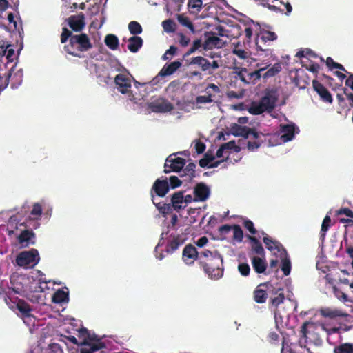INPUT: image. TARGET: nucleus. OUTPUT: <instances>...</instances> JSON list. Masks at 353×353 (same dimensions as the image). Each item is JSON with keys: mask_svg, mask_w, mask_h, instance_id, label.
Wrapping results in <instances>:
<instances>
[{"mask_svg": "<svg viewBox=\"0 0 353 353\" xmlns=\"http://www.w3.org/2000/svg\"><path fill=\"white\" fill-rule=\"evenodd\" d=\"M285 299L283 290L282 289L277 290L270 298L269 307L274 308L276 311L278 307L283 303Z\"/></svg>", "mask_w": 353, "mask_h": 353, "instance_id": "nucleus-21", "label": "nucleus"}, {"mask_svg": "<svg viewBox=\"0 0 353 353\" xmlns=\"http://www.w3.org/2000/svg\"><path fill=\"white\" fill-rule=\"evenodd\" d=\"M73 34L71 30H69L68 28H63L62 32L61 34V43H65L68 39H71V37H73Z\"/></svg>", "mask_w": 353, "mask_h": 353, "instance_id": "nucleus-50", "label": "nucleus"}, {"mask_svg": "<svg viewBox=\"0 0 353 353\" xmlns=\"http://www.w3.org/2000/svg\"><path fill=\"white\" fill-rule=\"evenodd\" d=\"M200 252H197L196 248L189 244L185 247L183 250L182 259L187 265H192L195 260H197L199 264Z\"/></svg>", "mask_w": 353, "mask_h": 353, "instance_id": "nucleus-11", "label": "nucleus"}, {"mask_svg": "<svg viewBox=\"0 0 353 353\" xmlns=\"http://www.w3.org/2000/svg\"><path fill=\"white\" fill-rule=\"evenodd\" d=\"M69 294L63 290H58L55 292L52 297L54 303L61 304V303L66 302L69 300Z\"/></svg>", "mask_w": 353, "mask_h": 353, "instance_id": "nucleus-32", "label": "nucleus"}, {"mask_svg": "<svg viewBox=\"0 0 353 353\" xmlns=\"http://www.w3.org/2000/svg\"><path fill=\"white\" fill-rule=\"evenodd\" d=\"M251 264L253 270L257 274H268L266 272L268 263L265 259L259 256H253L251 259Z\"/></svg>", "mask_w": 353, "mask_h": 353, "instance_id": "nucleus-20", "label": "nucleus"}, {"mask_svg": "<svg viewBox=\"0 0 353 353\" xmlns=\"http://www.w3.org/2000/svg\"><path fill=\"white\" fill-rule=\"evenodd\" d=\"M40 219H35L29 216L23 223L20 224L21 227H24L25 229L36 230L40 227Z\"/></svg>", "mask_w": 353, "mask_h": 353, "instance_id": "nucleus-30", "label": "nucleus"}, {"mask_svg": "<svg viewBox=\"0 0 353 353\" xmlns=\"http://www.w3.org/2000/svg\"><path fill=\"white\" fill-rule=\"evenodd\" d=\"M105 43L106 46L112 50L117 49L119 43L118 38L115 34H109L106 35Z\"/></svg>", "mask_w": 353, "mask_h": 353, "instance_id": "nucleus-36", "label": "nucleus"}, {"mask_svg": "<svg viewBox=\"0 0 353 353\" xmlns=\"http://www.w3.org/2000/svg\"><path fill=\"white\" fill-rule=\"evenodd\" d=\"M69 27L74 32H80L85 27L84 15H70L67 19Z\"/></svg>", "mask_w": 353, "mask_h": 353, "instance_id": "nucleus-19", "label": "nucleus"}, {"mask_svg": "<svg viewBox=\"0 0 353 353\" xmlns=\"http://www.w3.org/2000/svg\"><path fill=\"white\" fill-rule=\"evenodd\" d=\"M238 270L241 275L247 276L250 273V267L248 263H240L238 266Z\"/></svg>", "mask_w": 353, "mask_h": 353, "instance_id": "nucleus-55", "label": "nucleus"}, {"mask_svg": "<svg viewBox=\"0 0 353 353\" xmlns=\"http://www.w3.org/2000/svg\"><path fill=\"white\" fill-rule=\"evenodd\" d=\"M50 353H63V350L58 343H52L50 345Z\"/></svg>", "mask_w": 353, "mask_h": 353, "instance_id": "nucleus-64", "label": "nucleus"}, {"mask_svg": "<svg viewBox=\"0 0 353 353\" xmlns=\"http://www.w3.org/2000/svg\"><path fill=\"white\" fill-rule=\"evenodd\" d=\"M128 30L132 34L137 35L142 32L143 28L139 23L132 21L128 23Z\"/></svg>", "mask_w": 353, "mask_h": 353, "instance_id": "nucleus-44", "label": "nucleus"}, {"mask_svg": "<svg viewBox=\"0 0 353 353\" xmlns=\"http://www.w3.org/2000/svg\"><path fill=\"white\" fill-rule=\"evenodd\" d=\"M168 180H170V183H168V184H170V188L172 189L178 188L182 184L181 179H179L176 176H170Z\"/></svg>", "mask_w": 353, "mask_h": 353, "instance_id": "nucleus-54", "label": "nucleus"}, {"mask_svg": "<svg viewBox=\"0 0 353 353\" xmlns=\"http://www.w3.org/2000/svg\"><path fill=\"white\" fill-rule=\"evenodd\" d=\"M148 109L153 112H168L173 109L170 102L163 98L157 99L148 104Z\"/></svg>", "mask_w": 353, "mask_h": 353, "instance_id": "nucleus-10", "label": "nucleus"}, {"mask_svg": "<svg viewBox=\"0 0 353 353\" xmlns=\"http://www.w3.org/2000/svg\"><path fill=\"white\" fill-rule=\"evenodd\" d=\"M195 168L196 165L194 163H189L184 169L183 168V174L180 176H186L188 177V180L191 181L195 176Z\"/></svg>", "mask_w": 353, "mask_h": 353, "instance_id": "nucleus-34", "label": "nucleus"}, {"mask_svg": "<svg viewBox=\"0 0 353 353\" xmlns=\"http://www.w3.org/2000/svg\"><path fill=\"white\" fill-rule=\"evenodd\" d=\"M252 129L248 126H241L235 123L231 126L230 132L234 136H241L245 139H249Z\"/></svg>", "mask_w": 353, "mask_h": 353, "instance_id": "nucleus-24", "label": "nucleus"}, {"mask_svg": "<svg viewBox=\"0 0 353 353\" xmlns=\"http://www.w3.org/2000/svg\"><path fill=\"white\" fill-rule=\"evenodd\" d=\"M280 131L281 132V139L283 142H288L292 140L294 136V124L281 125Z\"/></svg>", "mask_w": 353, "mask_h": 353, "instance_id": "nucleus-23", "label": "nucleus"}, {"mask_svg": "<svg viewBox=\"0 0 353 353\" xmlns=\"http://www.w3.org/2000/svg\"><path fill=\"white\" fill-rule=\"evenodd\" d=\"M40 256L37 250L32 248L28 251L20 252L16 257V263L18 266L24 268H32L38 264Z\"/></svg>", "mask_w": 353, "mask_h": 353, "instance_id": "nucleus-4", "label": "nucleus"}, {"mask_svg": "<svg viewBox=\"0 0 353 353\" xmlns=\"http://www.w3.org/2000/svg\"><path fill=\"white\" fill-rule=\"evenodd\" d=\"M268 289V283H261L253 292V299L259 304L265 303L268 297L267 290Z\"/></svg>", "mask_w": 353, "mask_h": 353, "instance_id": "nucleus-17", "label": "nucleus"}, {"mask_svg": "<svg viewBox=\"0 0 353 353\" xmlns=\"http://www.w3.org/2000/svg\"><path fill=\"white\" fill-rule=\"evenodd\" d=\"M208 94L199 95L196 98V103H210L212 102V94L209 91L206 90Z\"/></svg>", "mask_w": 353, "mask_h": 353, "instance_id": "nucleus-49", "label": "nucleus"}, {"mask_svg": "<svg viewBox=\"0 0 353 353\" xmlns=\"http://www.w3.org/2000/svg\"><path fill=\"white\" fill-rule=\"evenodd\" d=\"M334 353H353V343H341L333 350Z\"/></svg>", "mask_w": 353, "mask_h": 353, "instance_id": "nucleus-40", "label": "nucleus"}, {"mask_svg": "<svg viewBox=\"0 0 353 353\" xmlns=\"http://www.w3.org/2000/svg\"><path fill=\"white\" fill-rule=\"evenodd\" d=\"M191 12H199L203 7L202 0H189L188 3Z\"/></svg>", "mask_w": 353, "mask_h": 353, "instance_id": "nucleus-43", "label": "nucleus"}, {"mask_svg": "<svg viewBox=\"0 0 353 353\" xmlns=\"http://www.w3.org/2000/svg\"><path fill=\"white\" fill-rule=\"evenodd\" d=\"M205 41L203 45L205 50L212 49L214 48H221L224 43L219 37L214 36L212 32H205Z\"/></svg>", "mask_w": 353, "mask_h": 353, "instance_id": "nucleus-18", "label": "nucleus"}, {"mask_svg": "<svg viewBox=\"0 0 353 353\" xmlns=\"http://www.w3.org/2000/svg\"><path fill=\"white\" fill-rule=\"evenodd\" d=\"M0 53H2L3 54L6 55V58L8 61V62H12L14 60V50L12 49L11 45H7V46H0Z\"/></svg>", "mask_w": 353, "mask_h": 353, "instance_id": "nucleus-39", "label": "nucleus"}, {"mask_svg": "<svg viewBox=\"0 0 353 353\" xmlns=\"http://www.w3.org/2000/svg\"><path fill=\"white\" fill-rule=\"evenodd\" d=\"M312 87L323 102L328 103L330 104L332 103L333 99L332 94L322 83L316 80H313Z\"/></svg>", "mask_w": 353, "mask_h": 353, "instance_id": "nucleus-16", "label": "nucleus"}, {"mask_svg": "<svg viewBox=\"0 0 353 353\" xmlns=\"http://www.w3.org/2000/svg\"><path fill=\"white\" fill-rule=\"evenodd\" d=\"M163 27L164 30L167 32H173L174 31V22L170 20H165L163 22Z\"/></svg>", "mask_w": 353, "mask_h": 353, "instance_id": "nucleus-61", "label": "nucleus"}, {"mask_svg": "<svg viewBox=\"0 0 353 353\" xmlns=\"http://www.w3.org/2000/svg\"><path fill=\"white\" fill-rule=\"evenodd\" d=\"M277 36L274 32H271L269 30H263L261 32L260 36L257 37L256 41V46L258 50L261 51L268 50L267 48H265V45L268 41H273L276 40Z\"/></svg>", "mask_w": 353, "mask_h": 353, "instance_id": "nucleus-13", "label": "nucleus"}, {"mask_svg": "<svg viewBox=\"0 0 353 353\" xmlns=\"http://www.w3.org/2000/svg\"><path fill=\"white\" fill-rule=\"evenodd\" d=\"M331 219L329 215L325 216L323 220V223L321 225V238L324 239L325 236L326 232L328 231L329 228L330 227Z\"/></svg>", "mask_w": 353, "mask_h": 353, "instance_id": "nucleus-46", "label": "nucleus"}, {"mask_svg": "<svg viewBox=\"0 0 353 353\" xmlns=\"http://www.w3.org/2000/svg\"><path fill=\"white\" fill-rule=\"evenodd\" d=\"M17 241L20 248H28L29 245H34L36 243V234L31 229L24 228L17 236Z\"/></svg>", "mask_w": 353, "mask_h": 353, "instance_id": "nucleus-7", "label": "nucleus"}, {"mask_svg": "<svg viewBox=\"0 0 353 353\" xmlns=\"http://www.w3.org/2000/svg\"><path fill=\"white\" fill-rule=\"evenodd\" d=\"M12 77V70H10L6 76L3 81L0 82V92L5 90L10 83V79Z\"/></svg>", "mask_w": 353, "mask_h": 353, "instance_id": "nucleus-60", "label": "nucleus"}, {"mask_svg": "<svg viewBox=\"0 0 353 353\" xmlns=\"http://www.w3.org/2000/svg\"><path fill=\"white\" fill-rule=\"evenodd\" d=\"M177 48L174 46H171L168 48V50H166V52L164 53V54L162 57V59L165 61L170 59L171 56H174L175 53L176 52Z\"/></svg>", "mask_w": 353, "mask_h": 353, "instance_id": "nucleus-53", "label": "nucleus"}, {"mask_svg": "<svg viewBox=\"0 0 353 353\" xmlns=\"http://www.w3.org/2000/svg\"><path fill=\"white\" fill-rule=\"evenodd\" d=\"M232 226L229 225H223L219 228V232L221 236H225L230 232Z\"/></svg>", "mask_w": 353, "mask_h": 353, "instance_id": "nucleus-63", "label": "nucleus"}, {"mask_svg": "<svg viewBox=\"0 0 353 353\" xmlns=\"http://www.w3.org/2000/svg\"><path fill=\"white\" fill-rule=\"evenodd\" d=\"M243 226L248 230V232L251 234H255L256 233V230L254 227L253 223L250 221V219H246L243 222Z\"/></svg>", "mask_w": 353, "mask_h": 353, "instance_id": "nucleus-59", "label": "nucleus"}, {"mask_svg": "<svg viewBox=\"0 0 353 353\" xmlns=\"http://www.w3.org/2000/svg\"><path fill=\"white\" fill-rule=\"evenodd\" d=\"M17 307L23 315L26 316H30L31 315V307L29 303L25 301L19 300L17 302Z\"/></svg>", "mask_w": 353, "mask_h": 353, "instance_id": "nucleus-38", "label": "nucleus"}, {"mask_svg": "<svg viewBox=\"0 0 353 353\" xmlns=\"http://www.w3.org/2000/svg\"><path fill=\"white\" fill-rule=\"evenodd\" d=\"M252 141L248 143V148L250 151H253L260 148L263 142L266 141V135L262 132L256 131L255 129H252L250 132V137Z\"/></svg>", "mask_w": 353, "mask_h": 353, "instance_id": "nucleus-14", "label": "nucleus"}, {"mask_svg": "<svg viewBox=\"0 0 353 353\" xmlns=\"http://www.w3.org/2000/svg\"><path fill=\"white\" fill-rule=\"evenodd\" d=\"M279 99L278 90L276 88H268L259 102H252L248 108L252 114H261L265 112H271L276 107Z\"/></svg>", "mask_w": 353, "mask_h": 353, "instance_id": "nucleus-2", "label": "nucleus"}, {"mask_svg": "<svg viewBox=\"0 0 353 353\" xmlns=\"http://www.w3.org/2000/svg\"><path fill=\"white\" fill-rule=\"evenodd\" d=\"M183 244L182 240L180 239L179 236L174 237L168 244L167 250L170 252H173L176 250L180 245Z\"/></svg>", "mask_w": 353, "mask_h": 353, "instance_id": "nucleus-42", "label": "nucleus"}, {"mask_svg": "<svg viewBox=\"0 0 353 353\" xmlns=\"http://www.w3.org/2000/svg\"><path fill=\"white\" fill-rule=\"evenodd\" d=\"M181 66V63L180 61H173L170 64L165 65L163 68L159 72V74L161 77H168V75L172 74L176 70H177Z\"/></svg>", "mask_w": 353, "mask_h": 353, "instance_id": "nucleus-25", "label": "nucleus"}, {"mask_svg": "<svg viewBox=\"0 0 353 353\" xmlns=\"http://www.w3.org/2000/svg\"><path fill=\"white\" fill-rule=\"evenodd\" d=\"M205 148L206 145L203 142L199 140H196L194 141V149L197 154L203 153L205 151Z\"/></svg>", "mask_w": 353, "mask_h": 353, "instance_id": "nucleus-57", "label": "nucleus"}, {"mask_svg": "<svg viewBox=\"0 0 353 353\" xmlns=\"http://www.w3.org/2000/svg\"><path fill=\"white\" fill-rule=\"evenodd\" d=\"M314 325L315 324L314 323H312V321H305L301 327L300 332L301 333V336L304 338H307L308 334L309 326L314 327Z\"/></svg>", "mask_w": 353, "mask_h": 353, "instance_id": "nucleus-51", "label": "nucleus"}, {"mask_svg": "<svg viewBox=\"0 0 353 353\" xmlns=\"http://www.w3.org/2000/svg\"><path fill=\"white\" fill-rule=\"evenodd\" d=\"M199 265L211 279H219L223 275V257L217 252H200Z\"/></svg>", "mask_w": 353, "mask_h": 353, "instance_id": "nucleus-1", "label": "nucleus"}, {"mask_svg": "<svg viewBox=\"0 0 353 353\" xmlns=\"http://www.w3.org/2000/svg\"><path fill=\"white\" fill-rule=\"evenodd\" d=\"M178 21L183 26L188 27L191 30H194V26L188 17H183V15H179Z\"/></svg>", "mask_w": 353, "mask_h": 353, "instance_id": "nucleus-52", "label": "nucleus"}, {"mask_svg": "<svg viewBox=\"0 0 353 353\" xmlns=\"http://www.w3.org/2000/svg\"><path fill=\"white\" fill-rule=\"evenodd\" d=\"M248 239H250V243L252 244V251L254 253L264 256L265 252L263 245H261L259 239L255 236H248Z\"/></svg>", "mask_w": 353, "mask_h": 353, "instance_id": "nucleus-29", "label": "nucleus"}, {"mask_svg": "<svg viewBox=\"0 0 353 353\" xmlns=\"http://www.w3.org/2000/svg\"><path fill=\"white\" fill-rule=\"evenodd\" d=\"M263 234L265 235L263 242L269 251L272 252L275 255H278L280 253L283 254H286V250L279 241L273 239L265 232H263Z\"/></svg>", "mask_w": 353, "mask_h": 353, "instance_id": "nucleus-12", "label": "nucleus"}, {"mask_svg": "<svg viewBox=\"0 0 353 353\" xmlns=\"http://www.w3.org/2000/svg\"><path fill=\"white\" fill-rule=\"evenodd\" d=\"M281 70V63H276L265 72V73L263 74V79H269L270 77H274V75L280 72Z\"/></svg>", "mask_w": 353, "mask_h": 353, "instance_id": "nucleus-37", "label": "nucleus"}, {"mask_svg": "<svg viewBox=\"0 0 353 353\" xmlns=\"http://www.w3.org/2000/svg\"><path fill=\"white\" fill-rule=\"evenodd\" d=\"M319 314L326 318L334 319L339 317L347 316V314L343 311L330 307H323L319 310Z\"/></svg>", "mask_w": 353, "mask_h": 353, "instance_id": "nucleus-22", "label": "nucleus"}, {"mask_svg": "<svg viewBox=\"0 0 353 353\" xmlns=\"http://www.w3.org/2000/svg\"><path fill=\"white\" fill-rule=\"evenodd\" d=\"M233 239L237 242H241L243 238V232L241 228L238 225H232Z\"/></svg>", "mask_w": 353, "mask_h": 353, "instance_id": "nucleus-47", "label": "nucleus"}, {"mask_svg": "<svg viewBox=\"0 0 353 353\" xmlns=\"http://www.w3.org/2000/svg\"><path fill=\"white\" fill-rule=\"evenodd\" d=\"M92 47L90 39L87 34L81 33L74 34L69 39V43L64 46L63 48L66 52L74 57L81 58V52L89 50Z\"/></svg>", "mask_w": 353, "mask_h": 353, "instance_id": "nucleus-3", "label": "nucleus"}, {"mask_svg": "<svg viewBox=\"0 0 353 353\" xmlns=\"http://www.w3.org/2000/svg\"><path fill=\"white\" fill-rule=\"evenodd\" d=\"M132 79V77L128 74H117L114 77V83L118 91L122 94L130 93Z\"/></svg>", "mask_w": 353, "mask_h": 353, "instance_id": "nucleus-8", "label": "nucleus"}, {"mask_svg": "<svg viewBox=\"0 0 353 353\" xmlns=\"http://www.w3.org/2000/svg\"><path fill=\"white\" fill-rule=\"evenodd\" d=\"M214 159V156L212 155V154H210L209 152H206L205 154H204V157H203V159H201L200 161H199V165L201 167V168H206L209 166V163H211L212 161H213Z\"/></svg>", "mask_w": 353, "mask_h": 353, "instance_id": "nucleus-48", "label": "nucleus"}, {"mask_svg": "<svg viewBox=\"0 0 353 353\" xmlns=\"http://www.w3.org/2000/svg\"><path fill=\"white\" fill-rule=\"evenodd\" d=\"M169 191V183L167 178L165 179H157L150 190L151 201L154 203L155 195L164 197Z\"/></svg>", "mask_w": 353, "mask_h": 353, "instance_id": "nucleus-6", "label": "nucleus"}, {"mask_svg": "<svg viewBox=\"0 0 353 353\" xmlns=\"http://www.w3.org/2000/svg\"><path fill=\"white\" fill-rule=\"evenodd\" d=\"M152 203L163 216L172 213L174 210L170 203H155V201Z\"/></svg>", "mask_w": 353, "mask_h": 353, "instance_id": "nucleus-35", "label": "nucleus"}, {"mask_svg": "<svg viewBox=\"0 0 353 353\" xmlns=\"http://www.w3.org/2000/svg\"><path fill=\"white\" fill-rule=\"evenodd\" d=\"M184 201V194L183 191H178L174 192L171 196V205L172 206L174 210L179 211L182 208L181 205L183 203Z\"/></svg>", "mask_w": 353, "mask_h": 353, "instance_id": "nucleus-27", "label": "nucleus"}, {"mask_svg": "<svg viewBox=\"0 0 353 353\" xmlns=\"http://www.w3.org/2000/svg\"><path fill=\"white\" fill-rule=\"evenodd\" d=\"M279 256L281 259V270L284 275L288 276L290 274L291 270L290 259L288 258V252H286L285 254L280 253Z\"/></svg>", "mask_w": 353, "mask_h": 353, "instance_id": "nucleus-31", "label": "nucleus"}, {"mask_svg": "<svg viewBox=\"0 0 353 353\" xmlns=\"http://www.w3.org/2000/svg\"><path fill=\"white\" fill-rule=\"evenodd\" d=\"M83 345L89 346V349L83 348L80 352H88L90 353H94L99 350H101L105 347V343L101 341L90 342L87 340H83L82 343Z\"/></svg>", "mask_w": 353, "mask_h": 353, "instance_id": "nucleus-26", "label": "nucleus"}, {"mask_svg": "<svg viewBox=\"0 0 353 353\" xmlns=\"http://www.w3.org/2000/svg\"><path fill=\"white\" fill-rule=\"evenodd\" d=\"M42 211V206L39 203H34L29 216L35 219H41Z\"/></svg>", "mask_w": 353, "mask_h": 353, "instance_id": "nucleus-45", "label": "nucleus"}, {"mask_svg": "<svg viewBox=\"0 0 353 353\" xmlns=\"http://www.w3.org/2000/svg\"><path fill=\"white\" fill-rule=\"evenodd\" d=\"M79 336H83V340H87L90 342L99 341L98 336L94 334H91L86 328H81L79 331Z\"/></svg>", "mask_w": 353, "mask_h": 353, "instance_id": "nucleus-41", "label": "nucleus"}, {"mask_svg": "<svg viewBox=\"0 0 353 353\" xmlns=\"http://www.w3.org/2000/svg\"><path fill=\"white\" fill-rule=\"evenodd\" d=\"M143 39L137 36H133L128 39V49L132 52H137L143 46Z\"/></svg>", "mask_w": 353, "mask_h": 353, "instance_id": "nucleus-28", "label": "nucleus"}, {"mask_svg": "<svg viewBox=\"0 0 353 353\" xmlns=\"http://www.w3.org/2000/svg\"><path fill=\"white\" fill-rule=\"evenodd\" d=\"M210 195V189L203 183H197L194 188V202H204Z\"/></svg>", "mask_w": 353, "mask_h": 353, "instance_id": "nucleus-15", "label": "nucleus"}, {"mask_svg": "<svg viewBox=\"0 0 353 353\" xmlns=\"http://www.w3.org/2000/svg\"><path fill=\"white\" fill-rule=\"evenodd\" d=\"M222 145L224 147L225 150H234L236 152H238L239 150V148L236 145V143L234 141H229L228 143L222 144Z\"/></svg>", "mask_w": 353, "mask_h": 353, "instance_id": "nucleus-62", "label": "nucleus"}, {"mask_svg": "<svg viewBox=\"0 0 353 353\" xmlns=\"http://www.w3.org/2000/svg\"><path fill=\"white\" fill-rule=\"evenodd\" d=\"M334 294V295L341 301H343L344 302L348 301L347 295L341 291V290L338 289L336 287L333 288Z\"/></svg>", "mask_w": 353, "mask_h": 353, "instance_id": "nucleus-56", "label": "nucleus"}, {"mask_svg": "<svg viewBox=\"0 0 353 353\" xmlns=\"http://www.w3.org/2000/svg\"><path fill=\"white\" fill-rule=\"evenodd\" d=\"M336 215L344 214L347 217L353 218V211L348 208H341L336 211Z\"/></svg>", "mask_w": 353, "mask_h": 353, "instance_id": "nucleus-58", "label": "nucleus"}, {"mask_svg": "<svg viewBox=\"0 0 353 353\" xmlns=\"http://www.w3.org/2000/svg\"><path fill=\"white\" fill-rule=\"evenodd\" d=\"M190 65H196L199 66L202 71L208 72L209 61L202 57L192 58L190 61Z\"/></svg>", "mask_w": 353, "mask_h": 353, "instance_id": "nucleus-33", "label": "nucleus"}, {"mask_svg": "<svg viewBox=\"0 0 353 353\" xmlns=\"http://www.w3.org/2000/svg\"><path fill=\"white\" fill-rule=\"evenodd\" d=\"M265 70V68H261L259 70H254L253 72H249L245 68H239V71L236 72L239 79L243 83L249 84L250 83L254 82L256 80L261 79V72Z\"/></svg>", "mask_w": 353, "mask_h": 353, "instance_id": "nucleus-9", "label": "nucleus"}, {"mask_svg": "<svg viewBox=\"0 0 353 353\" xmlns=\"http://www.w3.org/2000/svg\"><path fill=\"white\" fill-rule=\"evenodd\" d=\"M174 154H170L164 165V172H179L183 170L186 164V161L183 157H173Z\"/></svg>", "mask_w": 353, "mask_h": 353, "instance_id": "nucleus-5", "label": "nucleus"}]
</instances>
